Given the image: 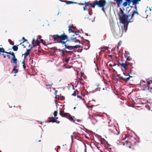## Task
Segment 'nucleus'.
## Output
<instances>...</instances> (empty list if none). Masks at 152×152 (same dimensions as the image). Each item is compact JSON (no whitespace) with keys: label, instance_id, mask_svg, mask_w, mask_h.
<instances>
[{"label":"nucleus","instance_id":"nucleus-1","mask_svg":"<svg viewBox=\"0 0 152 152\" xmlns=\"http://www.w3.org/2000/svg\"><path fill=\"white\" fill-rule=\"evenodd\" d=\"M67 36L64 33L63 34L60 35H51L50 36V39L51 40L53 39L55 43H60L62 45L65 44L66 41H64V40L68 39Z\"/></svg>","mask_w":152,"mask_h":152},{"label":"nucleus","instance_id":"nucleus-2","mask_svg":"<svg viewBox=\"0 0 152 152\" xmlns=\"http://www.w3.org/2000/svg\"><path fill=\"white\" fill-rule=\"evenodd\" d=\"M120 13L119 14V18L121 22L124 25L126 23L128 25L129 22V17H130V15H126L125 13L122 10L121 8L120 9Z\"/></svg>","mask_w":152,"mask_h":152},{"label":"nucleus","instance_id":"nucleus-3","mask_svg":"<svg viewBox=\"0 0 152 152\" xmlns=\"http://www.w3.org/2000/svg\"><path fill=\"white\" fill-rule=\"evenodd\" d=\"M106 1L104 0H100L98 1L97 0L94 1L92 4H91V7L94 8L95 5H97L99 7H104L106 4Z\"/></svg>","mask_w":152,"mask_h":152},{"label":"nucleus","instance_id":"nucleus-4","mask_svg":"<svg viewBox=\"0 0 152 152\" xmlns=\"http://www.w3.org/2000/svg\"><path fill=\"white\" fill-rule=\"evenodd\" d=\"M56 50L60 52V54L62 56H71L73 53L72 51L65 50L64 48L62 50L59 49H57Z\"/></svg>","mask_w":152,"mask_h":152},{"label":"nucleus","instance_id":"nucleus-5","mask_svg":"<svg viewBox=\"0 0 152 152\" xmlns=\"http://www.w3.org/2000/svg\"><path fill=\"white\" fill-rule=\"evenodd\" d=\"M129 65L132 67V63L126 61L125 63H122L121 64V66L122 71L123 72L126 71L127 69V66Z\"/></svg>","mask_w":152,"mask_h":152},{"label":"nucleus","instance_id":"nucleus-6","mask_svg":"<svg viewBox=\"0 0 152 152\" xmlns=\"http://www.w3.org/2000/svg\"><path fill=\"white\" fill-rule=\"evenodd\" d=\"M69 41V40H67V41H66L65 44H64L65 47V48L69 50H71L75 49H77L80 47V46L79 45H75V46L69 45L67 43V42Z\"/></svg>","mask_w":152,"mask_h":152},{"label":"nucleus","instance_id":"nucleus-7","mask_svg":"<svg viewBox=\"0 0 152 152\" xmlns=\"http://www.w3.org/2000/svg\"><path fill=\"white\" fill-rule=\"evenodd\" d=\"M59 114L61 116L66 117L71 121L75 122V121L72 117L69 114L66 113H63L61 110L60 111Z\"/></svg>","mask_w":152,"mask_h":152},{"label":"nucleus","instance_id":"nucleus-8","mask_svg":"<svg viewBox=\"0 0 152 152\" xmlns=\"http://www.w3.org/2000/svg\"><path fill=\"white\" fill-rule=\"evenodd\" d=\"M132 13L131 15H130L131 18L129 19V22L132 23V22L134 21L133 18L135 14L137 15H139V14L138 12V11H134V10L133 11L131 12Z\"/></svg>","mask_w":152,"mask_h":152},{"label":"nucleus","instance_id":"nucleus-9","mask_svg":"<svg viewBox=\"0 0 152 152\" xmlns=\"http://www.w3.org/2000/svg\"><path fill=\"white\" fill-rule=\"evenodd\" d=\"M109 132L110 134H114L118 135L119 134V132H118L117 130L114 128V126H113V129H109Z\"/></svg>","mask_w":152,"mask_h":152},{"label":"nucleus","instance_id":"nucleus-10","mask_svg":"<svg viewBox=\"0 0 152 152\" xmlns=\"http://www.w3.org/2000/svg\"><path fill=\"white\" fill-rule=\"evenodd\" d=\"M1 53H7V54H9L12 55V56H15V54L13 52H11V51L9 52H7L5 51V50L3 48H0V54Z\"/></svg>","mask_w":152,"mask_h":152},{"label":"nucleus","instance_id":"nucleus-11","mask_svg":"<svg viewBox=\"0 0 152 152\" xmlns=\"http://www.w3.org/2000/svg\"><path fill=\"white\" fill-rule=\"evenodd\" d=\"M123 73L124 75H125L126 76H129V77H126V78L123 77L122 76H121V77H120V78L121 79L123 80H124V81H127L129 80L130 77H132V76H130L129 74L128 75H126L125 74V72H124Z\"/></svg>","mask_w":152,"mask_h":152},{"label":"nucleus","instance_id":"nucleus-12","mask_svg":"<svg viewBox=\"0 0 152 152\" xmlns=\"http://www.w3.org/2000/svg\"><path fill=\"white\" fill-rule=\"evenodd\" d=\"M125 0L126 1L124 2L123 4V6L124 7L126 6L127 4H128L129 6L130 4L132 2L131 1H130L129 0Z\"/></svg>","mask_w":152,"mask_h":152},{"label":"nucleus","instance_id":"nucleus-13","mask_svg":"<svg viewBox=\"0 0 152 152\" xmlns=\"http://www.w3.org/2000/svg\"><path fill=\"white\" fill-rule=\"evenodd\" d=\"M11 62L12 64H17V59L16 58L15 55L13 56L11 58Z\"/></svg>","mask_w":152,"mask_h":152},{"label":"nucleus","instance_id":"nucleus-14","mask_svg":"<svg viewBox=\"0 0 152 152\" xmlns=\"http://www.w3.org/2000/svg\"><path fill=\"white\" fill-rule=\"evenodd\" d=\"M147 85H144V86L145 88L148 87V90L150 91L151 92V93H152V87H149L150 85L151 84L150 82L147 80Z\"/></svg>","mask_w":152,"mask_h":152},{"label":"nucleus","instance_id":"nucleus-15","mask_svg":"<svg viewBox=\"0 0 152 152\" xmlns=\"http://www.w3.org/2000/svg\"><path fill=\"white\" fill-rule=\"evenodd\" d=\"M117 4L118 7H119L123 2V0H113Z\"/></svg>","mask_w":152,"mask_h":152},{"label":"nucleus","instance_id":"nucleus-16","mask_svg":"<svg viewBox=\"0 0 152 152\" xmlns=\"http://www.w3.org/2000/svg\"><path fill=\"white\" fill-rule=\"evenodd\" d=\"M148 102V101L145 99H141L140 101V104H144Z\"/></svg>","mask_w":152,"mask_h":152},{"label":"nucleus","instance_id":"nucleus-17","mask_svg":"<svg viewBox=\"0 0 152 152\" xmlns=\"http://www.w3.org/2000/svg\"><path fill=\"white\" fill-rule=\"evenodd\" d=\"M70 40L74 41L75 42H80V41L78 39H77L76 37L73 38L72 37H71L70 38Z\"/></svg>","mask_w":152,"mask_h":152},{"label":"nucleus","instance_id":"nucleus-18","mask_svg":"<svg viewBox=\"0 0 152 152\" xmlns=\"http://www.w3.org/2000/svg\"><path fill=\"white\" fill-rule=\"evenodd\" d=\"M124 56L125 58H126V61L128 62V61H133L132 59V58H131L128 55H126V54H124Z\"/></svg>","mask_w":152,"mask_h":152},{"label":"nucleus","instance_id":"nucleus-19","mask_svg":"<svg viewBox=\"0 0 152 152\" xmlns=\"http://www.w3.org/2000/svg\"><path fill=\"white\" fill-rule=\"evenodd\" d=\"M30 51V49H27L26 52L24 53V54L23 55L24 56L25 58L29 55Z\"/></svg>","mask_w":152,"mask_h":152},{"label":"nucleus","instance_id":"nucleus-20","mask_svg":"<svg viewBox=\"0 0 152 152\" xmlns=\"http://www.w3.org/2000/svg\"><path fill=\"white\" fill-rule=\"evenodd\" d=\"M120 32V29L119 28H118L117 29H115V31H113V33L114 34H116V35H118L119 33Z\"/></svg>","mask_w":152,"mask_h":152},{"label":"nucleus","instance_id":"nucleus-21","mask_svg":"<svg viewBox=\"0 0 152 152\" xmlns=\"http://www.w3.org/2000/svg\"><path fill=\"white\" fill-rule=\"evenodd\" d=\"M35 41L34 39V38L32 41V45H29V48H30V49H31L33 48H34L35 47V45L34 44V42Z\"/></svg>","mask_w":152,"mask_h":152},{"label":"nucleus","instance_id":"nucleus-22","mask_svg":"<svg viewBox=\"0 0 152 152\" xmlns=\"http://www.w3.org/2000/svg\"><path fill=\"white\" fill-rule=\"evenodd\" d=\"M51 120L49 121V122H52L53 123L56 122V123H59V121H57L56 120V119L54 118L53 117H52L51 118Z\"/></svg>","mask_w":152,"mask_h":152},{"label":"nucleus","instance_id":"nucleus-23","mask_svg":"<svg viewBox=\"0 0 152 152\" xmlns=\"http://www.w3.org/2000/svg\"><path fill=\"white\" fill-rule=\"evenodd\" d=\"M101 144H103V142H105L107 143V145L108 146H110V145L109 144L108 142L106 141V140L104 139H102L100 141Z\"/></svg>","mask_w":152,"mask_h":152},{"label":"nucleus","instance_id":"nucleus-24","mask_svg":"<svg viewBox=\"0 0 152 152\" xmlns=\"http://www.w3.org/2000/svg\"><path fill=\"white\" fill-rule=\"evenodd\" d=\"M141 0H133L132 2L133 5H137L139 4V2Z\"/></svg>","mask_w":152,"mask_h":152},{"label":"nucleus","instance_id":"nucleus-25","mask_svg":"<svg viewBox=\"0 0 152 152\" xmlns=\"http://www.w3.org/2000/svg\"><path fill=\"white\" fill-rule=\"evenodd\" d=\"M83 10H87L88 11V13L89 15H91L92 14L89 11V10L86 7H83Z\"/></svg>","mask_w":152,"mask_h":152},{"label":"nucleus","instance_id":"nucleus-26","mask_svg":"<svg viewBox=\"0 0 152 152\" xmlns=\"http://www.w3.org/2000/svg\"><path fill=\"white\" fill-rule=\"evenodd\" d=\"M13 50L15 51H16L18 50V48L17 46H13L12 48Z\"/></svg>","mask_w":152,"mask_h":152},{"label":"nucleus","instance_id":"nucleus-27","mask_svg":"<svg viewBox=\"0 0 152 152\" xmlns=\"http://www.w3.org/2000/svg\"><path fill=\"white\" fill-rule=\"evenodd\" d=\"M14 64V65H13V68H15V69L18 68L19 66L18 65V64H17H17Z\"/></svg>","mask_w":152,"mask_h":152},{"label":"nucleus","instance_id":"nucleus-28","mask_svg":"<svg viewBox=\"0 0 152 152\" xmlns=\"http://www.w3.org/2000/svg\"><path fill=\"white\" fill-rule=\"evenodd\" d=\"M13 71L14 72V73H17L18 72V68L15 69V68H13Z\"/></svg>","mask_w":152,"mask_h":152},{"label":"nucleus","instance_id":"nucleus-29","mask_svg":"<svg viewBox=\"0 0 152 152\" xmlns=\"http://www.w3.org/2000/svg\"><path fill=\"white\" fill-rule=\"evenodd\" d=\"M86 41H87V46L86 47H87L88 48H87V49H88L90 46V45H89V43H90V42L88 40H86Z\"/></svg>","mask_w":152,"mask_h":152},{"label":"nucleus","instance_id":"nucleus-30","mask_svg":"<svg viewBox=\"0 0 152 152\" xmlns=\"http://www.w3.org/2000/svg\"><path fill=\"white\" fill-rule=\"evenodd\" d=\"M40 43V42L39 41L37 40V39L36 41V45L35 46H38L39 45V44Z\"/></svg>","mask_w":152,"mask_h":152},{"label":"nucleus","instance_id":"nucleus-31","mask_svg":"<svg viewBox=\"0 0 152 152\" xmlns=\"http://www.w3.org/2000/svg\"><path fill=\"white\" fill-rule=\"evenodd\" d=\"M77 93H78V91L77 90H75L74 93L72 94V95L73 96H76Z\"/></svg>","mask_w":152,"mask_h":152},{"label":"nucleus","instance_id":"nucleus-32","mask_svg":"<svg viewBox=\"0 0 152 152\" xmlns=\"http://www.w3.org/2000/svg\"><path fill=\"white\" fill-rule=\"evenodd\" d=\"M69 33L70 32H72V33H74L75 31H73L72 29H70V26H69Z\"/></svg>","mask_w":152,"mask_h":152},{"label":"nucleus","instance_id":"nucleus-33","mask_svg":"<svg viewBox=\"0 0 152 152\" xmlns=\"http://www.w3.org/2000/svg\"><path fill=\"white\" fill-rule=\"evenodd\" d=\"M66 1L67 2L66 4H68L73 3H76V2H73L72 1Z\"/></svg>","mask_w":152,"mask_h":152},{"label":"nucleus","instance_id":"nucleus-34","mask_svg":"<svg viewBox=\"0 0 152 152\" xmlns=\"http://www.w3.org/2000/svg\"><path fill=\"white\" fill-rule=\"evenodd\" d=\"M121 41H120L118 43V46L117 47V50H118V47L121 45Z\"/></svg>","mask_w":152,"mask_h":152},{"label":"nucleus","instance_id":"nucleus-35","mask_svg":"<svg viewBox=\"0 0 152 152\" xmlns=\"http://www.w3.org/2000/svg\"><path fill=\"white\" fill-rule=\"evenodd\" d=\"M85 4L86 6H89V5H90L91 6V4H92L91 3H90L89 2H85Z\"/></svg>","mask_w":152,"mask_h":152},{"label":"nucleus","instance_id":"nucleus-36","mask_svg":"<svg viewBox=\"0 0 152 152\" xmlns=\"http://www.w3.org/2000/svg\"><path fill=\"white\" fill-rule=\"evenodd\" d=\"M69 58H67L65 59V61L66 63H67L69 61Z\"/></svg>","mask_w":152,"mask_h":152},{"label":"nucleus","instance_id":"nucleus-37","mask_svg":"<svg viewBox=\"0 0 152 152\" xmlns=\"http://www.w3.org/2000/svg\"><path fill=\"white\" fill-rule=\"evenodd\" d=\"M105 51V50H104L102 49V50H101L99 53V54L100 55H101L102 54V53L103 52H104Z\"/></svg>","mask_w":152,"mask_h":152},{"label":"nucleus","instance_id":"nucleus-38","mask_svg":"<svg viewBox=\"0 0 152 152\" xmlns=\"http://www.w3.org/2000/svg\"><path fill=\"white\" fill-rule=\"evenodd\" d=\"M58 112L56 111H55L54 113V115L55 117H56L57 115V113Z\"/></svg>","mask_w":152,"mask_h":152},{"label":"nucleus","instance_id":"nucleus-39","mask_svg":"<svg viewBox=\"0 0 152 152\" xmlns=\"http://www.w3.org/2000/svg\"><path fill=\"white\" fill-rule=\"evenodd\" d=\"M22 39L23 40V43H24L25 42H27L28 41V40L27 39H26L24 37H23L22 38Z\"/></svg>","mask_w":152,"mask_h":152},{"label":"nucleus","instance_id":"nucleus-40","mask_svg":"<svg viewBox=\"0 0 152 152\" xmlns=\"http://www.w3.org/2000/svg\"><path fill=\"white\" fill-rule=\"evenodd\" d=\"M116 65H118V66H119V64H114L113 66H112L111 64H110V66L111 67L113 66H115Z\"/></svg>","mask_w":152,"mask_h":152},{"label":"nucleus","instance_id":"nucleus-41","mask_svg":"<svg viewBox=\"0 0 152 152\" xmlns=\"http://www.w3.org/2000/svg\"><path fill=\"white\" fill-rule=\"evenodd\" d=\"M79 33V31H75L74 33L76 35H77Z\"/></svg>","mask_w":152,"mask_h":152},{"label":"nucleus","instance_id":"nucleus-42","mask_svg":"<svg viewBox=\"0 0 152 152\" xmlns=\"http://www.w3.org/2000/svg\"><path fill=\"white\" fill-rule=\"evenodd\" d=\"M129 54V53L128 51H125V54L126 55H128V54Z\"/></svg>","mask_w":152,"mask_h":152},{"label":"nucleus","instance_id":"nucleus-43","mask_svg":"<svg viewBox=\"0 0 152 152\" xmlns=\"http://www.w3.org/2000/svg\"><path fill=\"white\" fill-rule=\"evenodd\" d=\"M135 5L134 8L135 10L134 11H137V10L136 5Z\"/></svg>","mask_w":152,"mask_h":152},{"label":"nucleus","instance_id":"nucleus-44","mask_svg":"<svg viewBox=\"0 0 152 152\" xmlns=\"http://www.w3.org/2000/svg\"><path fill=\"white\" fill-rule=\"evenodd\" d=\"M104 7H102V11H103V12H105V10H104Z\"/></svg>","mask_w":152,"mask_h":152},{"label":"nucleus","instance_id":"nucleus-45","mask_svg":"<svg viewBox=\"0 0 152 152\" xmlns=\"http://www.w3.org/2000/svg\"><path fill=\"white\" fill-rule=\"evenodd\" d=\"M11 41V40L10 39H8V41H9V42H10V45H14V43H12H12H11V42H10V41Z\"/></svg>","mask_w":152,"mask_h":152},{"label":"nucleus","instance_id":"nucleus-46","mask_svg":"<svg viewBox=\"0 0 152 152\" xmlns=\"http://www.w3.org/2000/svg\"><path fill=\"white\" fill-rule=\"evenodd\" d=\"M23 69H26V68L25 64V65H23Z\"/></svg>","mask_w":152,"mask_h":152},{"label":"nucleus","instance_id":"nucleus-47","mask_svg":"<svg viewBox=\"0 0 152 152\" xmlns=\"http://www.w3.org/2000/svg\"><path fill=\"white\" fill-rule=\"evenodd\" d=\"M71 28L74 29H75L76 27L73 26L72 25L71 26Z\"/></svg>","mask_w":152,"mask_h":152},{"label":"nucleus","instance_id":"nucleus-48","mask_svg":"<svg viewBox=\"0 0 152 152\" xmlns=\"http://www.w3.org/2000/svg\"><path fill=\"white\" fill-rule=\"evenodd\" d=\"M52 85H53V84L52 83L51 84H50V85L46 84V86H51Z\"/></svg>","mask_w":152,"mask_h":152},{"label":"nucleus","instance_id":"nucleus-49","mask_svg":"<svg viewBox=\"0 0 152 152\" xmlns=\"http://www.w3.org/2000/svg\"><path fill=\"white\" fill-rule=\"evenodd\" d=\"M2 55L3 56V57L4 58H6V55H4V54H3Z\"/></svg>","mask_w":152,"mask_h":152},{"label":"nucleus","instance_id":"nucleus-50","mask_svg":"<svg viewBox=\"0 0 152 152\" xmlns=\"http://www.w3.org/2000/svg\"><path fill=\"white\" fill-rule=\"evenodd\" d=\"M77 97L78 98L81 99H82V97L80 96H77Z\"/></svg>","mask_w":152,"mask_h":152},{"label":"nucleus","instance_id":"nucleus-51","mask_svg":"<svg viewBox=\"0 0 152 152\" xmlns=\"http://www.w3.org/2000/svg\"><path fill=\"white\" fill-rule=\"evenodd\" d=\"M38 38L39 39H41V38L42 37L40 35H38Z\"/></svg>","mask_w":152,"mask_h":152},{"label":"nucleus","instance_id":"nucleus-52","mask_svg":"<svg viewBox=\"0 0 152 152\" xmlns=\"http://www.w3.org/2000/svg\"><path fill=\"white\" fill-rule=\"evenodd\" d=\"M22 64H23V65H25V61L24 60L22 62Z\"/></svg>","mask_w":152,"mask_h":152},{"label":"nucleus","instance_id":"nucleus-53","mask_svg":"<svg viewBox=\"0 0 152 152\" xmlns=\"http://www.w3.org/2000/svg\"><path fill=\"white\" fill-rule=\"evenodd\" d=\"M110 121H111V120H110V121L109 122V123H108V124H109V126H111L110 125Z\"/></svg>","mask_w":152,"mask_h":152},{"label":"nucleus","instance_id":"nucleus-54","mask_svg":"<svg viewBox=\"0 0 152 152\" xmlns=\"http://www.w3.org/2000/svg\"><path fill=\"white\" fill-rule=\"evenodd\" d=\"M77 121L78 122H80L81 121V120H80V119H77Z\"/></svg>","mask_w":152,"mask_h":152},{"label":"nucleus","instance_id":"nucleus-55","mask_svg":"<svg viewBox=\"0 0 152 152\" xmlns=\"http://www.w3.org/2000/svg\"><path fill=\"white\" fill-rule=\"evenodd\" d=\"M58 91L57 90H56L55 92V94H57Z\"/></svg>","mask_w":152,"mask_h":152},{"label":"nucleus","instance_id":"nucleus-56","mask_svg":"<svg viewBox=\"0 0 152 152\" xmlns=\"http://www.w3.org/2000/svg\"><path fill=\"white\" fill-rule=\"evenodd\" d=\"M149 105L148 104H146L145 105V107H149Z\"/></svg>","mask_w":152,"mask_h":152},{"label":"nucleus","instance_id":"nucleus-57","mask_svg":"<svg viewBox=\"0 0 152 152\" xmlns=\"http://www.w3.org/2000/svg\"><path fill=\"white\" fill-rule=\"evenodd\" d=\"M56 106H57V105H58V102H56Z\"/></svg>","mask_w":152,"mask_h":152},{"label":"nucleus","instance_id":"nucleus-58","mask_svg":"<svg viewBox=\"0 0 152 152\" xmlns=\"http://www.w3.org/2000/svg\"><path fill=\"white\" fill-rule=\"evenodd\" d=\"M80 84H81L82 85H83V84H84L83 83H82V82H80Z\"/></svg>","mask_w":152,"mask_h":152},{"label":"nucleus","instance_id":"nucleus-59","mask_svg":"<svg viewBox=\"0 0 152 152\" xmlns=\"http://www.w3.org/2000/svg\"><path fill=\"white\" fill-rule=\"evenodd\" d=\"M7 56L8 57V58L10 59V57L8 55H7Z\"/></svg>","mask_w":152,"mask_h":152},{"label":"nucleus","instance_id":"nucleus-60","mask_svg":"<svg viewBox=\"0 0 152 152\" xmlns=\"http://www.w3.org/2000/svg\"><path fill=\"white\" fill-rule=\"evenodd\" d=\"M96 147L98 149H99V147H98V146L97 145H96Z\"/></svg>","mask_w":152,"mask_h":152},{"label":"nucleus","instance_id":"nucleus-61","mask_svg":"<svg viewBox=\"0 0 152 152\" xmlns=\"http://www.w3.org/2000/svg\"><path fill=\"white\" fill-rule=\"evenodd\" d=\"M86 107L88 108H90V107L89 106H88L87 105H86Z\"/></svg>","mask_w":152,"mask_h":152},{"label":"nucleus","instance_id":"nucleus-62","mask_svg":"<svg viewBox=\"0 0 152 152\" xmlns=\"http://www.w3.org/2000/svg\"><path fill=\"white\" fill-rule=\"evenodd\" d=\"M22 45L23 46V48H25L26 47V46L24 45Z\"/></svg>","mask_w":152,"mask_h":152},{"label":"nucleus","instance_id":"nucleus-63","mask_svg":"<svg viewBox=\"0 0 152 152\" xmlns=\"http://www.w3.org/2000/svg\"><path fill=\"white\" fill-rule=\"evenodd\" d=\"M73 136H72V135L71 136V139H72V140H73V139H72V138H73Z\"/></svg>","mask_w":152,"mask_h":152},{"label":"nucleus","instance_id":"nucleus-64","mask_svg":"<svg viewBox=\"0 0 152 152\" xmlns=\"http://www.w3.org/2000/svg\"><path fill=\"white\" fill-rule=\"evenodd\" d=\"M64 99V97H63V96H62V99H62V100H63V99Z\"/></svg>","mask_w":152,"mask_h":152}]
</instances>
